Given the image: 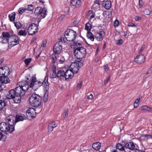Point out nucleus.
Listing matches in <instances>:
<instances>
[{"mask_svg":"<svg viewBox=\"0 0 152 152\" xmlns=\"http://www.w3.org/2000/svg\"><path fill=\"white\" fill-rule=\"evenodd\" d=\"M48 79V77L47 75L45 77L44 80L43 82L37 81L35 77L33 76L31 78V82L30 84V87L32 88L33 89L35 90L43 85L45 87V89L47 91L48 90L49 87Z\"/></svg>","mask_w":152,"mask_h":152,"instance_id":"1","label":"nucleus"},{"mask_svg":"<svg viewBox=\"0 0 152 152\" xmlns=\"http://www.w3.org/2000/svg\"><path fill=\"white\" fill-rule=\"evenodd\" d=\"M41 100L40 97L37 94L32 95L29 99L31 105L32 106L36 107L35 108L39 109V112H40L41 110L40 109Z\"/></svg>","mask_w":152,"mask_h":152,"instance_id":"2","label":"nucleus"},{"mask_svg":"<svg viewBox=\"0 0 152 152\" xmlns=\"http://www.w3.org/2000/svg\"><path fill=\"white\" fill-rule=\"evenodd\" d=\"M16 92V90H10L9 94H7V98L8 99H12L15 103H19L21 101V96L23 95H22L21 93Z\"/></svg>","mask_w":152,"mask_h":152,"instance_id":"3","label":"nucleus"},{"mask_svg":"<svg viewBox=\"0 0 152 152\" xmlns=\"http://www.w3.org/2000/svg\"><path fill=\"white\" fill-rule=\"evenodd\" d=\"M73 74L70 69H66V68L58 72V76L60 77L61 79L65 78V80L72 78Z\"/></svg>","mask_w":152,"mask_h":152,"instance_id":"4","label":"nucleus"},{"mask_svg":"<svg viewBox=\"0 0 152 152\" xmlns=\"http://www.w3.org/2000/svg\"><path fill=\"white\" fill-rule=\"evenodd\" d=\"M77 48V47L76 49H74V54L75 56L78 59V60H80L86 56V50L84 48Z\"/></svg>","mask_w":152,"mask_h":152,"instance_id":"5","label":"nucleus"},{"mask_svg":"<svg viewBox=\"0 0 152 152\" xmlns=\"http://www.w3.org/2000/svg\"><path fill=\"white\" fill-rule=\"evenodd\" d=\"M15 127L10 126L6 122H2L0 124V130L6 134L11 133L14 131Z\"/></svg>","mask_w":152,"mask_h":152,"instance_id":"6","label":"nucleus"},{"mask_svg":"<svg viewBox=\"0 0 152 152\" xmlns=\"http://www.w3.org/2000/svg\"><path fill=\"white\" fill-rule=\"evenodd\" d=\"M83 60L75 61L74 62L72 63L70 66V70L73 74L76 73L79 70V67L83 65Z\"/></svg>","mask_w":152,"mask_h":152,"instance_id":"7","label":"nucleus"},{"mask_svg":"<svg viewBox=\"0 0 152 152\" xmlns=\"http://www.w3.org/2000/svg\"><path fill=\"white\" fill-rule=\"evenodd\" d=\"M64 36L66 39L69 41H72L77 36L76 32L71 29H67L65 32Z\"/></svg>","mask_w":152,"mask_h":152,"instance_id":"8","label":"nucleus"},{"mask_svg":"<svg viewBox=\"0 0 152 152\" xmlns=\"http://www.w3.org/2000/svg\"><path fill=\"white\" fill-rule=\"evenodd\" d=\"M126 149H128L131 151H134V152H145L144 150H140L139 147L136 144L133 142H129L126 143L125 145Z\"/></svg>","mask_w":152,"mask_h":152,"instance_id":"9","label":"nucleus"},{"mask_svg":"<svg viewBox=\"0 0 152 152\" xmlns=\"http://www.w3.org/2000/svg\"><path fill=\"white\" fill-rule=\"evenodd\" d=\"M47 9L45 8L44 7L43 9L41 7H38L35 9L34 14L40 16V17H42V18H43L47 15Z\"/></svg>","mask_w":152,"mask_h":152,"instance_id":"10","label":"nucleus"},{"mask_svg":"<svg viewBox=\"0 0 152 152\" xmlns=\"http://www.w3.org/2000/svg\"><path fill=\"white\" fill-rule=\"evenodd\" d=\"M37 109L36 108H35L34 109L31 107L29 108L27 110L26 113V118L28 119H31V118L34 117L37 113H38L40 112H39V110L38 112H36Z\"/></svg>","mask_w":152,"mask_h":152,"instance_id":"11","label":"nucleus"},{"mask_svg":"<svg viewBox=\"0 0 152 152\" xmlns=\"http://www.w3.org/2000/svg\"><path fill=\"white\" fill-rule=\"evenodd\" d=\"M38 30V27L36 24L34 23L29 24L28 28V32L29 35H33L37 32Z\"/></svg>","mask_w":152,"mask_h":152,"instance_id":"12","label":"nucleus"},{"mask_svg":"<svg viewBox=\"0 0 152 152\" xmlns=\"http://www.w3.org/2000/svg\"><path fill=\"white\" fill-rule=\"evenodd\" d=\"M19 43L18 38L15 35H11L9 38V43H11L10 45L12 46L18 44Z\"/></svg>","mask_w":152,"mask_h":152,"instance_id":"13","label":"nucleus"},{"mask_svg":"<svg viewBox=\"0 0 152 152\" xmlns=\"http://www.w3.org/2000/svg\"><path fill=\"white\" fill-rule=\"evenodd\" d=\"M29 87L28 84L26 85L23 86L21 87H17L15 88L16 92L17 93H21L22 95H24L25 94V92L27 90Z\"/></svg>","mask_w":152,"mask_h":152,"instance_id":"14","label":"nucleus"},{"mask_svg":"<svg viewBox=\"0 0 152 152\" xmlns=\"http://www.w3.org/2000/svg\"><path fill=\"white\" fill-rule=\"evenodd\" d=\"M16 118L15 116L13 115H10L7 118L6 122L8 124L9 126L12 127H14V124L16 123L15 122Z\"/></svg>","mask_w":152,"mask_h":152,"instance_id":"15","label":"nucleus"},{"mask_svg":"<svg viewBox=\"0 0 152 152\" xmlns=\"http://www.w3.org/2000/svg\"><path fill=\"white\" fill-rule=\"evenodd\" d=\"M105 32L102 29L99 31L96 32L95 33V38L99 41H102L103 39V37L105 35Z\"/></svg>","mask_w":152,"mask_h":152,"instance_id":"16","label":"nucleus"},{"mask_svg":"<svg viewBox=\"0 0 152 152\" xmlns=\"http://www.w3.org/2000/svg\"><path fill=\"white\" fill-rule=\"evenodd\" d=\"M62 45L60 43V42H58L56 43L53 48V51L55 54H59L62 49Z\"/></svg>","mask_w":152,"mask_h":152,"instance_id":"17","label":"nucleus"},{"mask_svg":"<svg viewBox=\"0 0 152 152\" xmlns=\"http://www.w3.org/2000/svg\"><path fill=\"white\" fill-rule=\"evenodd\" d=\"M145 61L144 55L142 54H140L135 58V61L138 64H142Z\"/></svg>","mask_w":152,"mask_h":152,"instance_id":"18","label":"nucleus"},{"mask_svg":"<svg viewBox=\"0 0 152 152\" xmlns=\"http://www.w3.org/2000/svg\"><path fill=\"white\" fill-rule=\"evenodd\" d=\"M10 81V80L7 76L3 75L0 76V83H7Z\"/></svg>","mask_w":152,"mask_h":152,"instance_id":"19","label":"nucleus"},{"mask_svg":"<svg viewBox=\"0 0 152 152\" xmlns=\"http://www.w3.org/2000/svg\"><path fill=\"white\" fill-rule=\"evenodd\" d=\"M57 124H56L54 121H52L50 123L48 126V129L49 132H51L53 130V129L57 126Z\"/></svg>","mask_w":152,"mask_h":152,"instance_id":"20","label":"nucleus"},{"mask_svg":"<svg viewBox=\"0 0 152 152\" xmlns=\"http://www.w3.org/2000/svg\"><path fill=\"white\" fill-rule=\"evenodd\" d=\"M111 3L109 0L107 1L104 0L103 1L102 5L107 9H109L111 7Z\"/></svg>","mask_w":152,"mask_h":152,"instance_id":"21","label":"nucleus"},{"mask_svg":"<svg viewBox=\"0 0 152 152\" xmlns=\"http://www.w3.org/2000/svg\"><path fill=\"white\" fill-rule=\"evenodd\" d=\"M82 42L81 41H75L73 43V46L74 49H76V48L77 47L78 48H83L82 47Z\"/></svg>","mask_w":152,"mask_h":152,"instance_id":"22","label":"nucleus"},{"mask_svg":"<svg viewBox=\"0 0 152 152\" xmlns=\"http://www.w3.org/2000/svg\"><path fill=\"white\" fill-rule=\"evenodd\" d=\"M99 5V1L96 0L94 1V3L92 6V8L94 10H99L100 9Z\"/></svg>","mask_w":152,"mask_h":152,"instance_id":"23","label":"nucleus"},{"mask_svg":"<svg viewBox=\"0 0 152 152\" xmlns=\"http://www.w3.org/2000/svg\"><path fill=\"white\" fill-rule=\"evenodd\" d=\"M140 139L142 140H147L149 139H152V133L151 134L142 135L140 137Z\"/></svg>","mask_w":152,"mask_h":152,"instance_id":"24","label":"nucleus"},{"mask_svg":"<svg viewBox=\"0 0 152 152\" xmlns=\"http://www.w3.org/2000/svg\"><path fill=\"white\" fill-rule=\"evenodd\" d=\"M15 118H16L15 122H16L19 121H22L27 118L26 116L24 115H17Z\"/></svg>","mask_w":152,"mask_h":152,"instance_id":"25","label":"nucleus"},{"mask_svg":"<svg viewBox=\"0 0 152 152\" xmlns=\"http://www.w3.org/2000/svg\"><path fill=\"white\" fill-rule=\"evenodd\" d=\"M116 148L120 151H124V152H128V151L126 149L125 146H124L120 143H118L117 144Z\"/></svg>","mask_w":152,"mask_h":152,"instance_id":"26","label":"nucleus"},{"mask_svg":"<svg viewBox=\"0 0 152 152\" xmlns=\"http://www.w3.org/2000/svg\"><path fill=\"white\" fill-rule=\"evenodd\" d=\"M92 147L94 149L98 150L100 148L101 143L99 142L94 143L92 145Z\"/></svg>","mask_w":152,"mask_h":152,"instance_id":"27","label":"nucleus"},{"mask_svg":"<svg viewBox=\"0 0 152 152\" xmlns=\"http://www.w3.org/2000/svg\"><path fill=\"white\" fill-rule=\"evenodd\" d=\"M140 110H144L148 112H151L152 110L151 108L146 105H144L141 107Z\"/></svg>","mask_w":152,"mask_h":152,"instance_id":"28","label":"nucleus"},{"mask_svg":"<svg viewBox=\"0 0 152 152\" xmlns=\"http://www.w3.org/2000/svg\"><path fill=\"white\" fill-rule=\"evenodd\" d=\"M4 75L7 76L8 75L10 72V69L7 66H4Z\"/></svg>","mask_w":152,"mask_h":152,"instance_id":"29","label":"nucleus"},{"mask_svg":"<svg viewBox=\"0 0 152 152\" xmlns=\"http://www.w3.org/2000/svg\"><path fill=\"white\" fill-rule=\"evenodd\" d=\"M87 37L93 41L94 40V36L93 34L90 31H88L87 34Z\"/></svg>","mask_w":152,"mask_h":152,"instance_id":"30","label":"nucleus"},{"mask_svg":"<svg viewBox=\"0 0 152 152\" xmlns=\"http://www.w3.org/2000/svg\"><path fill=\"white\" fill-rule=\"evenodd\" d=\"M6 104V102L3 100H0V110H1Z\"/></svg>","mask_w":152,"mask_h":152,"instance_id":"31","label":"nucleus"},{"mask_svg":"<svg viewBox=\"0 0 152 152\" xmlns=\"http://www.w3.org/2000/svg\"><path fill=\"white\" fill-rule=\"evenodd\" d=\"M15 13L14 12H12L11 14L9 15V17L11 21H14L15 19Z\"/></svg>","mask_w":152,"mask_h":152,"instance_id":"32","label":"nucleus"},{"mask_svg":"<svg viewBox=\"0 0 152 152\" xmlns=\"http://www.w3.org/2000/svg\"><path fill=\"white\" fill-rule=\"evenodd\" d=\"M1 36L4 38L7 37L9 38L10 36V35L9 32H3L2 33Z\"/></svg>","mask_w":152,"mask_h":152,"instance_id":"33","label":"nucleus"},{"mask_svg":"<svg viewBox=\"0 0 152 152\" xmlns=\"http://www.w3.org/2000/svg\"><path fill=\"white\" fill-rule=\"evenodd\" d=\"M0 38H1L2 39V43H9V38L5 37L4 38L2 37V36H1Z\"/></svg>","mask_w":152,"mask_h":152,"instance_id":"34","label":"nucleus"},{"mask_svg":"<svg viewBox=\"0 0 152 152\" xmlns=\"http://www.w3.org/2000/svg\"><path fill=\"white\" fill-rule=\"evenodd\" d=\"M50 77L51 78H56V77H60L58 76V73H56V71H53L52 73H51L50 75Z\"/></svg>","mask_w":152,"mask_h":152,"instance_id":"35","label":"nucleus"},{"mask_svg":"<svg viewBox=\"0 0 152 152\" xmlns=\"http://www.w3.org/2000/svg\"><path fill=\"white\" fill-rule=\"evenodd\" d=\"M14 24L17 28H19L22 27V25L19 21L14 22Z\"/></svg>","mask_w":152,"mask_h":152,"instance_id":"36","label":"nucleus"},{"mask_svg":"<svg viewBox=\"0 0 152 152\" xmlns=\"http://www.w3.org/2000/svg\"><path fill=\"white\" fill-rule=\"evenodd\" d=\"M91 25L88 22L86 24L85 28V30L90 31L91 30Z\"/></svg>","mask_w":152,"mask_h":152,"instance_id":"37","label":"nucleus"},{"mask_svg":"<svg viewBox=\"0 0 152 152\" xmlns=\"http://www.w3.org/2000/svg\"><path fill=\"white\" fill-rule=\"evenodd\" d=\"M89 13V16L90 17L89 18L90 19L94 18L95 17V14L92 11L90 10Z\"/></svg>","mask_w":152,"mask_h":152,"instance_id":"38","label":"nucleus"},{"mask_svg":"<svg viewBox=\"0 0 152 152\" xmlns=\"http://www.w3.org/2000/svg\"><path fill=\"white\" fill-rule=\"evenodd\" d=\"M26 10L27 8H26L21 7L19 9L18 12L20 14H22L24 12H26Z\"/></svg>","mask_w":152,"mask_h":152,"instance_id":"39","label":"nucleus"},{"mask_svg":"<svg viewBox=\"0 0 152 152\" xmlns=\"http://www.w3.org/2000/svg\"><path fill=\"white\" fill-rule=\"evenodd\" d=\"M18 35L23 36H26L27 34V32L24 30H20L18 33Z\"/></svg>","mask_w":152,"mask_h":152,"instance_id":"40","label":"nucleus"},{"mask_svg":"<svg viewBox=\"0 0 152 152\" xmlns=\"http://www.w3.org/2000/svg\"><path fill=\"white\" fill-rule=\"evenodd\" d=\"M7 136L4 134L2 132H0V140H4L7 138Z\"/></svg>","mask_w":152,"mask_h":152,"instance_id":"41","label":"nucleus"},{"mask_svg":"<svg viewBox=\"0 0 152 152\" xmlns=\"http://www.w3.org/2000/svg\"><path fill=\"white\" fill-rule=\"evenodd\" d=\"M140 99V98H139V99H137L134 102V107L135 108L137 107L139 105V103L138 102Z\"/></svg>","mask_w":152,"mask_h":152,"instance_id":"42","label":"nucleus"},{"mask_svg":"<svg viewBox=\"0 0 152 152\" xmlns=\"http://www.w3.org/2000/svg\"><path fill=\"white\" fill-rule=\"evenodd\" d=\"M34 6L32 5H29L28 6V7L27 8V10L28 11H32L34 9Z\"/></svg>","mask_w":152,"mask_h":152,"instance_id":"43","label":"nucleus"},{"mask_svg":"<svg viewBox=\"0 0 152 152\" xmlns=\"http://www.w3.org/2000/svg\"><path fill=\"white\" fill-rule=\"evenodd\" d=\"M28 83H27V82L26 81H22L21 82H20L19 83V86H18L17 87H21L22 86H25L26 85L28 84Z\"/></svg>","mask_w":152,"mask_h":152,"instance_id":"44","label":"nucleus"},{"mask_svg":"<svg viewBox=\"0 0 152 152\" xmlns=\"http://www.w3.org/2000/svg\"><path fill=\"white\" fill-rule=\"evenodd\" d=\"M31 58L26 59L24 61L25 64L26 65H29V63L31 62Z\"/></svg>","mask_w":152,"mask_h":152,"instance_id":"45","label":"nucleus"},{"mask_svg":"<svg viewBox=\"0 0 152 152\" xmlns=\"http://www.w3.org/2000/svg\"><path fill=\"white\" fill-rule=\"evenodd\" d=\"M68 109H66L64 112L63 114V116L64 117V118H65L67 117L68 115Z\"/></svg>","mask_w":152,"mask_h":152,"instance_id":"46","label":"nucleus"},{"mask_svg":"<svg viewBox=\"0 0 152 152\" xmlns=\"http://www.w3.org/2000/svg\"><path fill=\"white\" fill-rule=\"evenodd\" d=\"M48 93L47 94L46 92L44 96L43 100L45 102H47L48 100Z\"/></svg>","mask_w":152,"mask_h":152,"instance_id":"47","label":"nucleus"},{"mask_svg":"<svg viewBox=\"0 0 152 152\" xmlns=\"http://www.w3.org/2000/svg\"><path fill=\"white\" fill-rule=\"evenodd\" d=\"M144 13L145 15H149L150 14V11L149 10L145 9L144 11Z\"/></svg>","mask_w":152,"mask_h":152,"instance_id":"48","label":"nucleus"},{"mask_svg":"<svg viewBox=\"0 0 152 152\" xmlns=\"http://www.w3.org/2000/svg\"><path fill=\"white\" fill-rule=\"evenodd\" d=\"M66 38H65L64 37H62L60 39L59 42H60V43L62 45V43H64L65 42Z\"/></svg>","mask_w":152,"mask_h":152,"instance_id":"49","label":"nucleus"},{"mask_svg":"<svg viewBox=\"0 0 152 152\" xmlns=\"http://www.w3.org/2000/svg\"><path fill=\"white\" fill-rule=\"evenodd\" d=\"M4 71L3 67H1L0 68V75H2V76L4 75Z\"/></svg>","mask_w":152,"mask_h":152,"instance_id":"50","label":"nucleus"},{"mask_svg":"<svg viewBox=\"0 0 152 152\" xmlns=\"http://www.w3.org/2000/svg\"><path fill=\"white\" fill-rule=\"evenodd\" d=\"M51 57L53 60V63H55V61H56V56L55 54H53L52 56Z\"/></svg>","mask_w":152,"mask_h":152,"instance_id":"51","label":"nucleus"},{"mask_svg":"<svg viewBox=\"0 0 152 152\" xmlns=\"http://www.w3.org/2000/svg\"><path fill=\"white\" fill-rule=\"evenodd\" d=\"M123 43V40L122 39L118 40L116 42V44L118 45H121Z\"/></svg>","mask_w":152,"mask_h":152,"instance_id":"52","label":"nucleus"},{"mask_svg":"<svg viewBox=\"0 0 152 152\" xmlns=\"http://www.w3.org/2000/svg\"><path fill=\"white\" fill-rule=\"evenodd\" d=\"M77 0H71L70 1L71 4L73 6H75V4Z\"/></svg>","mask_w":152,"mask_h":152,"instance_id":"53","label":"nucleus"},{"mask_svg":"<svg viewBox=\"0 0 152 152\" xmlns=\"http://www.w3.org/2000/svg\"><path fill=\"white\" fill-rule=\"evenodd\" d=\"M152 72V66H151V67L149 68L147 71V73H146V74H151Z\"/></svg>","mask_w":152,"mask_h":152,"instance_id":"54","label":"nucleus"},{"mask_svg":"<svg viewBox=\"0 0 152 152\" xmlns=\"http://www.w3.org/2000/svg\"><path fill=\"white\" fill-rule=\"evenodd\" d=\"M110 77L109 76V77L107 78L105 80H104V85H106V84H107L109 81H110Z\"/></svg>","mask_w":152,"mask_h":152,"instance_id":"55","label":"nucleus"},{"mask_svg":"<svg viewBox=\"0 0 152 152\" xmlns=\"http://www.w3.org/2000/svg\"><path fill=\"white\" fill-rule=\"evenodd\" d=\"M82 82H80V83L78 84L77 87V89H80L81 88L82 86Z\"/></svg>","mask_w":152,"mask_h":152,"instance_id":"56","label":"nucleus"},{"mask_svg":"<svg viewBox=\"0 0 152 152\" xmlns=\"http://www.w3.org/2000/svg\"><path fill=\"white\" fill-rule=\"evenodd\" d=\"M143 4V1L142 0L139 1V6L140 8H141Z\"/></svg>","mask_w":152,"mask_h":152,"instance_id":"57","label":"nucleus"},{"mask_svg":"<svg viewBox=\"0 0 152 152\" xmlns=\"http://www.w3.org/2000/svg\"><path fill=\"white\" fill-rule=\"evenodd\" d=\"M81 1L80 0H77V1H76V4H75V6L76 5L79 6L81 5Z\"/></svg>","mask_w":152,"mask_h":152,"instance_id":"58","label":"nucleus"},{"mask_svg":"<svg viewBox=\"0 0 152 152\" xmlns=\"http://www.w3.org/2000/svg\"><path fill=\"white\" fill-rule=\"evenodd\" d=\"M145 45H142V46L141 47V48L139 50V53H141L142 51L145 48Z\"/></svg>","mask_w":152,"mask_h":152,"instance_id":"59","label":"nucleus"},{"mask_svg":"<svg viewBox=\"0 0 152 152\" xmlns=\"http://www.w3.org/2000/svg\"><path fill=\"white\" fill-rule=\"evenodd\" d=\"M128 26L129 27H136V26L134 23H130L128 24Z\"/></svg>","mask_w":152,"mask_h":152,"instance_id":"60","label":"nucleus"},{"mask_svg":"<svg viewBox=\"0 0 152 152\" xmlns=\"http://www.w3.org/2000/svg\"><path fill=\"white\" fill-rule=\"evenodd\" d=\"M119 24V22L118 20L116 19L114 21V24L115 26H118Z\"/></svg>","mask_w":152,"mask_h":152,"instance_id":"61","label":"nucleus"},{"mask_svg":"<svg viewBox=\"0 0 152 152\" xmlns=\"http://www.w3.org/2000/svg\"><path fill=\"white\" fill-rule=\"evenodd\" d=\"M93 99V95L92 94H91L90 95L88 96V99L89 100H92Z\"/></svg>","mask_w":152,"mask_h":152,"instance_id":"62","label":"nucleus"},{"mask_svg":"<svg viewBox=\"0 0 152 152\" xmlns=\"http://www.w3.org/2000/svg\"><path fill=\"white\" fill-rule=\"evenodd\" d=\"M46 43H47L46 41H43L42 44L41 45V47H42L43 48L46 45Z\"/></svg>","mask_w":152,"mask_h":152,"instance_id":"63","label":"nucleus"},{"mask_svg":"<svg viewBox=\"0 0 152 152\" xmlns=\"http://www.w3.org/2000/svg\"><path fill=\"white\" fill-rule=\"evenodd\" d=\"M65 61V59L64 58H62L61 59H60L59 60V62L61 63H62Z\"/></svg>","mask_w":152,"mask_h":152,"instance_id":"64","label":"nucleus"}]
</instances>
